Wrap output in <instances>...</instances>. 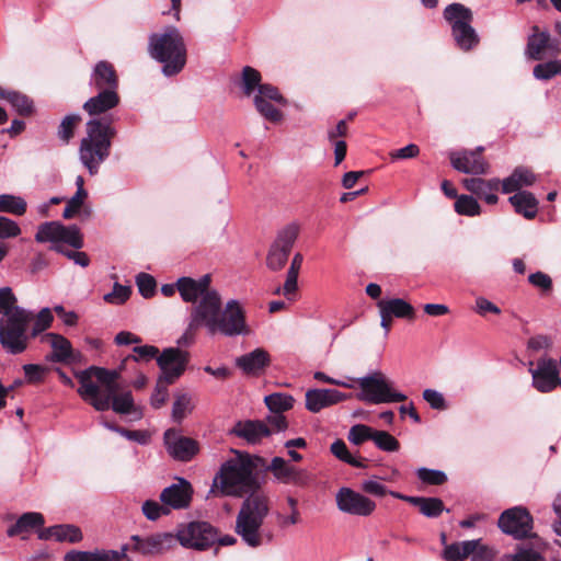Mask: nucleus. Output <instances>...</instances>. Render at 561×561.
<instances>
[{
    "mask_svg": "<svg viewBox=\"0 0 561 561\" xmlns=\"http://www.w3.org/2000/svg\"><path fill=\"white\" fill-rule=\"evenodd\" d=\"M75 376L80 383L77 390L78 394L96 411H106L112 408L118 414H130L134 412L131 392L117 393L118 370L91 366L77 371Z\"/></svg>",
    "mask_w": 561,
    "mask_h": 561,
    "instance_id": "1",
    "label": "nucleus"
},
{
    "mask_svg": "<svg viewBox=\"0 0 561 561\" xmlns=\"http://www.w3.org/2000/svg\"><path fill=\"white\" fill-rule=\"evenodd\" d=\"M214 478L210 492L216 496L241 497L256 488L255 463L248 453L233 450Z\"/></svg>",
    "mask_w": 561,
    "mask_h": 561,
    "instance_id": "2",
    "label": "nucleus"
},
{
    "mask_svg": "<svg viewBox=\"0 0 561 561\" xmlns=\"http://www.w3.org/2000/svg\"><path fill=\"white\" fill-rule=\"evenodd\" d=\"M115 135L113 121L107 117L87 122L85 136L80 141L79 159L91 175L96 174L100 165L108 158Z\"/></svg>",
    "mask_w": 561,
    "mask_h": 561,
    "instance_id": "3",
    "label": "nucleus"
},
{
    "mask_svg": "<svg viewBox=\"0 0 561 561\" xmlns=\"http://www.w3.org/2000/svg\"><path fill=\"white\" fill-rule=\"evenodd\" d=\"M148 53L163 65L162 72L167 77L178 75L186 64V45L175 26H167L161 32L150 34Z\"/></svg>",
    "mask_w": 561,
    "mask_h": 561,
    "instance_id": "4",
    "label": "nucleus"
},
{
    "mask_svg": "<svg viewBox=\"0 0 561 561\" xmlns=\"http://www.w3.org/2000/svg\"><path fill=\"white\" fill-rule=\"evenodd\" d=\"M268 512V500L261 494H251L241 504L234 531L247 546L257 548L265 542L262 526Z\"/></svg>",
    "mask_w": 561,
    "mask_h": 561,
    "instance_id": "5",
    "label": "nucleus"
},
{
    "mask_svg": "<svg viewBox=\"0 0 561 561\" xmlns=\"http://www.w3.org/2000/svg\"><path fill=\"white\" fill-rule=\"evenodd\" d=\"M34 319L32 311L16 309L10 317L0 319V344L10 354H21L27 347V328Z\"/></svg>",
    "mask_w": 561,
    "mask_h": 561,
    "instance_id": "6",
    "label": "nucleus"
},
{
    "mask_svg": "<svg viewBox=\"0 0 561 561\" xmlns=\"http://www.w3.org/2000/svg\"><path fill=\"white\" fill-rule=\"evenodd\" d=\"M444 18L451 27L453 37L462 50H470L479 43V36L471 26L472 11L461 3L455 2L444 10Z\"/></svg>",
    "mask_w": 561,
    "mask_h": 561,
    "instance_id": "7",
    "label": "nucleus"
},
{
    "mask_svg": "<svg viewBox=\"0 0 561 561\" xmlns=\"http://www.w3.org/2000/svg\"><path fill=\"white\" fill-rule=\"evenodd\" d=\"M360 392L357 399L370 404L402 402L407 396L393 389V383L381 373L375 371L358 378Z\"/></svg>",
    "mask_w": 561,
    "mask_h": 561,
    "instance_id": "8",
    "label": "nucleus"
},
{
    "mask_svg": "<svg viewBox=\"0 0 561 561\" xmlns=\"http://www.w3.org/2000/svg\"><path fill=\"white\" fill-rule=\"evenodd\" d=\"M174 537L182 547L198 551L208 549L217 541L215 528L206 522H191L181 525Z\"/></svg>",
    "mask_w": 561,
    "mask_h": 561,
    "instance_id": "9",
    "label": "nucleus"
},
{
    "mask_svg": "<svg viewBox=\"0 0 561 561\" xmlns=\"http://www.w3.org/2000/svg\"><path fill=\"white\" fill-rule=\"evenodd\" d=\"M35 240L39 243L50 242L51 245L66 243L75 249L83 247L80 229L76 225L65 226L58 221L39 225Z\"/></svg>",
    "mask_w": 561,
    "mask_h": 561,
    "instance_id": "10",
    "label": "nucleus"
},
{
    "mask_svg": "<svg viewBox=\"0 0 561 561\" xmlns=\"http://www.w3.org/2000/svg\"><path fill=\"white\" fill-rule=\"evenodd\" d=\"M219 314L210 335L221 334L231 337L248 333L244 311L238 300L227 301L225 307L220 308Z\"/></svg>",
    "mask_w": 561,
    "mask_h": 561,
    "instance_id": "11",
    "label": "nucleus"
},
{
    "mask_svg": "<svg viewBox=\"0 0 561 561\" xmlns=\"http://www.w3.org/2000/svg\"><path fill=\"white\" fill-rule=\"evenodd\" d=\"M221 307L222 299L220 294L216 289L208 291L193 306L190 320L193 322V325L205 328L211 334L217 317L220 316Z\"/></svg>",
    "mask_w": 561,
    "mask_h": 561,
    "instance_id": "12",
    "label": "nucleus"
},
{
    "mask_svg": "<svg viewBox=\"0 0 561 561\" xmlns=\"http://www.w3.org/2000/svg\"><path fill=\"white\" fill-rule=\"evenodd\" d=\"M299 229L298 224L290 222L278 232L266 257V264L270 270L279 271L285 266L291 248L299 234Z\"/></svg>",
    "mask_w": 561,
    "mask_h": 561,
    "instance_id": "13",
    "label": "nucleus"
},
{
    "mask_svg": "<svg viewBox=\"0 0 561 561\" xmlns=\"http://www.w3.org/2000/svg\"><path fill=\"white\" fill-rule=\"evenodd\" d=\"M529 373L533 387L541 393H548L561 387L559 366L551 357L539 358L535 366L530 363Z\"/></svg>",
    "mask_w": 561,
    "mask_h": 561,
    "instance_id": "14",
    "label": "nucleus"
},
{
    "mask_svg": "<svg viewBox=\"0 0 561 561\" xmlns=\"http://www.w3.org/2000/svg\"><path fill=\"white\" fill-rule=\"evenodd\" d=\"M527 38L525 55L531 60H542L546 57H556L561 53L560 42L547 31H539L537 25L531 27Z\"/></svg>",
    "mask_w": 561,
    "mask_h": 561,
    "instance_id": "15",
    "label": "nucleus"
},
{
    "mask_svg": "<svg viewBox=\"0 0 561 561\" xmlns=\"http://www.w3.org/2000/svg\"><path fill=\"white\" fill-rule=\"evenodd\" d=\"M337 508L345 514L366 517L376 510V503L351 488L343 486L335 494Z\"/></svg>",
    "mask_w": 561,
    "mask_h": 561,
    "instance_id": "16",
    "label": "nucleus"
},
{
    "mask_svg": "<svg viewBox=\"0 0 561 561\" xmlns=\"http://www.w3.org/2000/svg\"><path fill=\"white\" fill-rule=\"evenodd\" d=\"M499 527L503 533L522 539L530 535L533 530V517L529 512L520 506L508 508L499 518Z\"/></svg>",
    "mask_w": 561,
    "mask_h": 561,
    "instance_id": "17",
    "label": "nucleus"
},
{
    "mask_svg": "<svg viewBox=\"0 0 561 561\" xmlns=\"http://www.w3.org/2000/svg\"><path fill=\"white\" fill-rule=\"evenodd\" d=\"M187 363V352L178 347L164 348L157 357V364L161 370L159 377L174 383L184 374Z\"/></svg>",
    "mask_w": 561,
    "mask_h": 561,
    "instance_id": "18",
    "label": "nucleus"
},
{
    "mask_svg": "<svg viewBox=\"0 0 561 561\" xmlns=\"http://www.w3.org/2000/svg\"><path fill=\"white\" fill-rule=\"evenodd\" d=\"M266 469L278 482L284 484L306 486L311 482V476L306 469L290 465L282 457L272 458Z\"/></svg>",
    "mask_w": 561,
    "mask_h": 561,
    "instance_id": "19",
    "label": "nucleus"
},
{
    "mask_svg": "<svg viewBox=\"0 0 561 561\" xmlns=\"http://www.w3.org/2000/svg\"><path fill=\"white\" fill-rule=\"evenodd\" d=\"M163 440L169 455L179 461H190L199 450L197 440L181 435L174 428L165 431Z\"/></svg>",
    "mask_w": 561,
    "mask_h": 561,
    "instance_id": "20",
    "label": "nucleus"
},
{
    "mask_svg": "<svg viewBox=\"0 0 561 561\" xmlns=\"http://www.w3.org/2000/svg\"><path fill=\"white\" fill-rule=\"evenodd\" d=\"M135 542L133 550L142 556H158L175 546V537L172 533H156L146 537L133 535Z\"/></svg>",
    "mask_w": 561,
    "mask_h": 561,
    "instance_id": "21",
    "label": "nucleus"
},
{
    "mask_svg": "<svg viewBox=\"0 0 561 561\" xmlns=\"http://www.w3.org/2000/svg\"><path fill=\"white\" fill-rule=\"evenodd\" d=\"M483 149L478 147L474 150L451 152L449 159L453 168L466 174H484L489 164L481 156Z\"/></svg>",
    "mask_w": 561,
    "mask_h": 561,
    "instance_id": "22",
    "label": "nucleus"
},
{
    "mask_svg": "<svg viewBox=\"0 0 561 561\" xmlns=\"http://www.w3.org/2000/svg\"><path fill=\"white\" fill-rule=\"evenodd\" d=\"M351 396L336 389H309L306 392V409L312 413L347 400Z\"/></svg>",
    "mask_w": 561,
    "mask_h": 561,
    "instance_id": "23",
    "label": "nucleus"
},
{
    "mask_svg": "<svg viewBox=\"0 0 561 561\" xmlns=\"http://www.w3.org/2000/svg\"><path fill=\"white\" fill-rule=\"evenodd\" d=\"M210 280L209 274H205L198 279L181 277L176 282V288L183 301L197 304L206 293L214 290L210 288Z\"/></svg>",
    "mask_w": 561,
    "mask_h": 561,
    "instance_id": "24",
    "label": "nucleus"
},
{
    "mask_svg": "<svg viewBox=\"0 0 561 561\" xmlns=\"http://www.w3.org/2000/svg\"><path fill=\"white\" fill-rule=\"evenodd\" d=\"M463 187L471 194L483 199L489 205L497 203V192L502 187V182L494 178L485 180L482 178H468L462 181Z\"/></svg>",
    "mask_w": 561,
    "mask_h": 561,
    "instance_id": "25",
    "label": "nucleus"
},
{
    "mask_svg": "<svg viewBox=\"0 0 561 561\" xmlns=\"http://www.w3.org/2000/svg\"><path fill=\"white\" fill-rule=\"evenodd\" d=\"M230 434L244 439L248 444L255 445L268 437L272 431L264 421L247 420L237 422Z\"/></svg>",
    "mask_w": 561,
    "mask_h": 561,
    "instance_id": "26",
    "label": "nucleus"
},
{
    "mask_svg": "<svg viewBox=\"0 0 561 561\" xmlns=\"http://www.w3.org/2000/svg\"><path fill=\"white\" fill-rule=\"evenodd\" d=\"M191 493V484L186 480L180 479L179 483H174L161 492L160 500L169 510H181L190 505Z\"/></svg>",
    "mask_w": 561,
    "mask_h": 561,
    "instance_id": "27",
    "label": "nucleus"
},
{
    "mask_svg": "<svg viewBox=\"0 0 561 561\" xmlns=\"http://www.w3.org/2000/svg\"><path fill=\"white\" fill-rule=\"evenodd\" d=\"M89 84L95 90L118 91V77L113 65L105 60L99 61L92 70Z\"/></svg>",
    "mask_w": 561,
    "mask_h": 561,
    "instance_id": "28",
    "label": "nucleus"
},
{
    "mask_svg": "<svg viewBox=\"0 0 561 561\" xmlns=\"http://www.w3.org/2000/svg\"><path fill=\"white\" fill-rule=\"evenodd\" d=\"M98 94L87 100L83 104V110L91 116L102 115L113 108H115L119 102L121 98L118 91H102L96 90Z\"/></svg>",
    "mask_w": 561,
    "mask_h": 561,
    "instance_id": "29",
    "label": "nucleus"
},
{
    "mask_svg": "<svg viewBox=\"0 0 561 561\" xmlns=\"http://www.w3.org/2000/svg\"><path fill=\"white\" fill-rule=\"evenodd\" d=\"M43 341L49 343L53 352L47 356V359L53 363H69L75 362L77 354L75 353L71 343L65 336L56 333H47L43 336Z\"/></svg>",
    "mask_w": 561,
    "mask_h": 561,
    "instance_id": "30",
    "label": "nucleus"
},
{
    "mask_svg": "<svg viewBox=\"0 0 561 561\" xmlns=\"http://www.w3.org/2000/svg\"><path fill=\"white\" fill-rule=\"evenodd\" d=\"M390 495L416 506L420 513L428 518H436L444 511V503L437 497L411 496L399 492H390Z\"/></svg>",
    "mask_w": 561,
    "mask_h": 561,
    "instance_id": "31",
    "label": "nucleus"
},
{
    "mask_svg": "<svg viewBox=\"0 0 561 561\" xmlns=\"http://www.w3.org/2000/svg\"><path fill=\"white\" fill-rule=\"evenodd\" d=\"M37 537L41 540L55 539L59 542L68 541L71 543L80 542L83 538L81 529L70 524L55 525L41 529L37 531Z\"/></svg>",
    "mask_w": 561,
    "mask_h": 561,
    "instance_id": "32",
    "label": "nucleus"
},
{
    "mask_svg": "<svg viewBox=\"0 0 561 561\" xmlns=\"http://www.w3.org/2000/svg\"><path fill=\"white\" fill-rule=\"evenodd\" d=\"M271 362L264 348H255L236 358V366L247 375H259Z\"/></svg>",
    "mask_w": 561,
    "mask_h": 561,
    "instance_id": "33",
    "label": "nucleus"
},
{
    "mask_svg": "<svg viewBox=\"0 0 561 561\" xmlns=\"http://www.w3.org/2000/svg\"><path fill=\"white\" fill-rule=\"evenodd\" d=\"M379 313L391 318L413 319L414 308L411 304L401 298L380 299L377 302Z\"/></svg>",
    "mask_w": 561,
    "mask_h": 561,
    "instance_id": "34",
    "label": "nucleus"
},
{
    "mask_svg": "<svg viewBox=\"0 0 561 561\" xmlns=\"http://www.w3.org/2000/svg\"><path fill=\"white\" fill-rule=\"evenodd\" d=\"M45 524L44 516L37 512H28L22 514L18 520L7 529L8 537H15L24 533H28L32 529H44Z\"/></svg>",
    "mask_w": 561,
    "mask_h": 561,
    "instance_id": "35",
    "label": "nucleus"
},
{
    "mask_svg": "<svg viewBox=\"0 0 561 561\" xmlns=\"http://www.w3.org/2000/svg\"><path fill=\"white\" fill-rule=\"evenodd\" d=\"M536 182V175L528 169L518 167L513 173L502 181V192L510 194L520 192L524 186H530Z\"/></svg>",
    "mask_w": 561,
    "mask_h": 561,
    "instance_id": "36",
    "label": "nucleus"
},
{
    "mask_svg": "<svg viewBox=\"0 0 561 561\" xmlns=\"http://www.w3.org/2000/svg\"><path fill=\"white\" fill-rule=\"evenodd\" d=\"M515 211L526 219H533L538 213V201L533 193L527 191L517 192L508 198Z\"/></svg>",
    "mask_w": 561,
    "mask_h": 561,
    "instance_id": "37",
    "label": "nucleus"
},
{
    "mask_svg": "<svg viewBox=\"0 0 561 561\" xmlns=\"http://www.w3.org/2000/svg\"><path fill=\"white\" fill-rule=\"evenodd\" d=\"M0 99L5 100L11 104V106L18 112V114L23 116H28L34 112L33 101L25 94L13 91L5 90L0 87Z\"/></svg>",
    "mask_w": 561,
    "mask_h": 561,
    "instance_id": "38",
    "label": "nucleus"
},
{
    "mask_svg": "<svg viewBox=\"0 0 561 561\" xmlns=\"http://www.w3.org/2000/svg\"><path fill=\"white\" fill-rule=\"evenodd\" d=\"M476 546V540H465L448 545L444 548L443 558L446 561H463L472 553Z\"/></svg>",
    "mask_w": 561,
    "mask_h": 561,
    "instance_id": "39",
    "label": "nucleus"
},
{
    "mask_svg": "<svg viewBox=\"0 0 561 561\" xmlns=\"http://www.w3.org/2000/svg\"><path fill=\"white\" fill-rule=\"evenodd\" d=\"M27 204L21 196L0 194V213H9L22 216L26 211Z\"/></svg>",
    "mask_w": 561,
    "mask_h": 561,
    "instance_id": "40",
    "label": "nucleus"
},
{
    "mask_svg": "<svg viewBox=\"0 0 561 561\" xmlns=\"http://www.w3.org/2000/svg\"><path fill=\"white\" fill-rule=\"evenodd\" d=\"M454 208L458 215L467 217L479 216L481 215L482 211L477 198H474L472 195L465 194L459 195V197H457Z\"/></svg>",
    "mask_w": 561,
    "mask_h": 561,
    "instance_id": "41",
    "label": "nucleus"
},
{
    "mask_svg": "<svg viewBox=\"0 0 561 561\" xmlns=\"http://www.w3.org/2000/svg\"><path fill=\"white\" fill-rule=\"evenodd\" d=\"M193 410L192 398L188 393L175 394L172 405V420L181 423Z\"/></svg>",
    "mask_w": 561,
    "mask_h": 561,
    "instance_id": "42",
    "label": "nucleus"
},
{
    "mask_svg": "<svg viewBox=\"0 0 561 561\" xmlns=\"http://www.w3.org/2000/svg\"><path fill=\"white\" fill-rule=\"evenodd\" d=\"M264 402L271 412L283 413L294 405V398L286 393H272L265 397Z\"/></svg>",
    "mask_w": 561,
    "mask_h": 561,
    "instance_id": "43",
    "label": "nucleus"
},
{
    "mask_svg": "<svg viewBox=\"0 0 561 561\" xmlns=\"http://www.w3.org/2000/svg\"><path fill=\"white\" fill-rule=\"evenodd\" d=\"M332 454L339 458L340 460L355 467V468H364V459L353 456L348 449L346 444L342 439H336L331 445Z\"/></svg>",
    "mask_w": 561,
    "mask_h": 561,
    "instance_id": "44",
    "label": "nucleus"
},
{
    "mask_svg": "<svg viewBox=\"0 0 561 561\" xmlns=\"http://www.w3.org/2000/svg\"><path fill=\"white\" fill-rule=\"evenodd\" d=\"M16 297L10 287L0 288V314L3 318L10 317L16 309H23L16 306Z\"/></svg>",
    "mask_w": 561,
    "mask_h": 561,
    "instance_id": "45",
    "label": "nucleus"
},
{
    "mask_svg": "<svg viewBox=\"0 0 561 561\" xmlns=\"http://www.w3.org/2000/svg\"><path fill=\"white\" fill-rule=\"evenodd\" d=\"M533 73L538 80H549L556 75L561 73V59L538 64L535 66Z\"/></svg>",
    "mask_w": 561,
    "mask_h": 561,
    "instance_id": "46",
    "label": "nucleus"
},
{
    "mask_svg": "<svg viewBox=\"0 0 561 561\" xmlns=\"http://www.w3.org/2000/svg\"><path fill=\"white\" fill-rule=\"evenodd\" d=\"M254 104L260 114L264 116L266 119L273 123H278L282 121V113L268 101L263 100L262 95H255Z\"/></svg>",
    "mask_w": 561,
    "mask_h": 561,
    "instance_id": "47",
    "label": "nucleus"
},
{
    "mask_svg": "<svg viewBox=\"0 0 561 561\" xmlns=\"http://www.w3.org/2000/svg\"><path fill=\"white\" fill-rule=\"evenodd\" d=\"M261 75L254 68L247 66L242 70V85L245 95H251L255 89L259 90Z\"/></svg>",
    "mask_w": 561,
    "mask_h": 561,
    "instance_id": "48",
    "label": "nucleus"
},
{
    "mask_svg": "<svg viewBox=\"0 0 561 561\" xmlns=\"http://www.w3.org/2000/svg\"><path fill=\"white\" fill-rule=\"evenodd\" d=\"M170 385H173V382H167L163 378L158 377L156 388L150 398V403L154 409H160L167 402Z\"/></svg>",
    "mask_w": 561,
    "mask_h": 561,
    "instance_id": "49",
    "label": "nucleus"
},
{
    "mask_svg": "<svg viewBox=\"0 0 561 561\" xmlns=\"http://www.w3.org/2000/svg\"><path fill=\"white\" fill-rule=\"evenodd\" d=\"M373 442L383 451H397L400 447L398 439L385 431H375Z\"/></svg>",
    "mask_w": 561,
    "mask_h": 561,
    "instance_id": "50",
    "label": "nucleus"
},
{
    "mask_svg": "<svg viewBox=\"0 0 561 561\" xmlns=\"http://www.w3.org/2000/svg\"><path fill=\"white\" fill-rule=\"evenodd\" d=\"M375 431L376 430H373L368 425L356 424L350 428L347 438L352 444L358 446L363 444L365 440H373Z\"/></svg>",
    "mask_w": 561,
    "mask_h": 561,
    "instance_id": "51",
    "label": "nucleus"
},
{
    "mask_svg": "<svg viewBox=\"0 0 561 561\" xmlns=\"http://www.w3.org/2000/svg\"><path fill=\"white\" fill-rule=\"evenodd\" d=\"M80 116L77 114H70L67 115L60 123L58 127V137L61 139L65 144H68L69 140L73 136L75 128L77 124L80 122Z\"/></svg>",
    "mask_w": 561,
    "mask_h": 561,
    "instance_id": "52",
    "label": "nucleus"
},
{
    "mask_svg": "<svg viewBox=\"0 0 561 561\" xmlns=\"http://www.w3.org/2000/svg\"><path fill=\"white\" fill-rule=\"evenodd\" d=\"M127 550V545L122 546L121 550L95 549V561H130Z\"/></svg>",
    "mask_w": 561,
    "mask_h": 561,
    "instance_id": "53",
    "label": "nucleus"
},
{
    "mask_svg": "<svg viewBox=\"0 0 561 561\" xmlns=\"http://www.w3.org/2000/svg\"><path fill=\"white\" fill-rule=\"evenodd\" d=\"M141 511L149 520H157L160 516L170 513V510L163 503L161 505L157 501L151 500L144 502Z\"/></svg>",
    "mask_w": 561,
    "mask_h": 561,
    "instance_id": "54",
    "label": "nucleus"
},
{
    "mask_svg": "<svg viewBox=\"0 0 561 561\" xmlns=\"http://www.w3.org/2000/svg\"><path fill=\"white\" fill-rule=\"evenodd\" d=\"M298 289V276L286 274V280L283 286L274 290L275 295H283L288 301H294Z\"/></svg>",
    "mask_w": 561,
    "mask_h": 561,
    "instance_id": "55",
    "label": "nucleus"
},
{
    "mask_svg": "<svg viewBox=\"0 0 561 561\" xmlns=\"http://www.w3.org/2000/svg\"><path fill=\"white\" fill-rule=\"evenodd\" d=\"M416 473L422 482L432 485H440L447 480L446 474L440 470L420 468Z\"/></svg>",
    "mask_w": 561,
    "mask_h": 561,
    "instance_id": "56",
    "label": "nucleus"
},
{
    "mask_svg": "<svg viewBox=\"0 0 561 561\" xmlns=\"http://www.w3.org/2000/svg\"><path fill=\"white\" fill-rule=\"evenodd\" d=\"M136 283L138 286V290L144 298H150L153 296L157 287L156 279L146 273H140L137 278Z\"/></svg>",
    "mask_w": 561,
    "mask_h": 561,
    "instance_id": "57",
    "label": "nucleus"
},
{
    "mask_svg": "<svg viewBox=\"0 0 561 561\" xmlns=\"http://www.w3.org/2000/svg\"><path fill=\"white\" fill-rule=\"evenodd\" d=\"M130 288L118 283L114 284L113 290L104 296L105 301L111 304H124L130 296Z\"/></svg>",
    "mask_w": 561,
    "mask_h": 561,
    "instance_id": "58",
    "label": "nucleus"
},
{
    "mask_svg": "<svg viewBox=\"0 0 561 561\" xmlns=\"http://www.w3.org/2000/svg\"><path fill=\"white\" fill-rule=\"evenodd\" d=\"M53 313L49 308H43L36 316V320L32 330V335L36 336L41 332L50 327L53 322Z\"/></svg>",
    "mask_w": 561,
    "mask_h": 561,
    "instance_id": "59",
    "label": "nucleus"
},
{
    "mask_svg": "<svg viewBox=\"0 0 561 561\" xmlns=\"http://www.w3.org/2000/svg\"><path fill=\"white\" fill-rule=\"evenodd\" d=\"M134 355L130 356L135 362L146 360L149 362L160 355L159 348L153 345H141L133 348Z\"/></svg>",
    "mask_w": 561,
    "mask_h": 561,
    "instance_id": "60",
    "label": "nucleus"
},
{
    "mask_svg": "<svg viewBox=\"0 0 561 561\" xmlns=\"http://www.w3.org/2000/svg\"><path fill=\"white\" fill-rule=\"evenodd\" d=\"M362 490L368 494L375 496H383L386 494H390L386 485H383L377 477L367 479L362 482Z\"/></svg>",
    "mask_w": 561,
    "mask_h": 561,
    "instance_id": "61",
    "label": "nucleus"
},
{
    "mask_svg": "<svg viewBox=\"0 0 561 561\" xmlns=\"http://www.w3.org/2000/svg\"><path fill=\"white\" fill-rule=\"evenodd\" d=\"M85 198L87 196L82 195L81 192H76L75 195L67 202V205L62 213V217L65 219H70L75 217L82 207Z\"/></svg>",
    "mask_w": 561,
    "mask_h": 561,
    "instance_id": "62",
    "label": "nucleus"
},
{
    "mask_svg": "<svg viewBox=\"0 0 561 561\" xmlns=\"http://www.w3.org/2000/svg\"><path fill=\"white\" fill-rule=\"evenodd\" d=\"M20 233L21 229L14 220L0 216V239L14 238Z\"/></svg>",
    "mask_w": 561,
    "mask_h": 561,
    "instance_id": "63",
    "label": "nucleus"
},
{
    "mask_svg": "<svg viewBox=\"0 0 561 561\" xmlns=\"http://www.w3.org/2000/svg\"><path fill=\"white\" fill-rule=\"evenodd\" d=\"M477 541V546L474 548V550L472 551V553H470V558L472 561H494V558H495V551L485 546V545H482L481 543V540H476Z\"/></svg>",
    "mask_w": 561,
    "mask_h": 561,
    "instance_id": "64",
    "label": "nucleus"
}]
</instances>
